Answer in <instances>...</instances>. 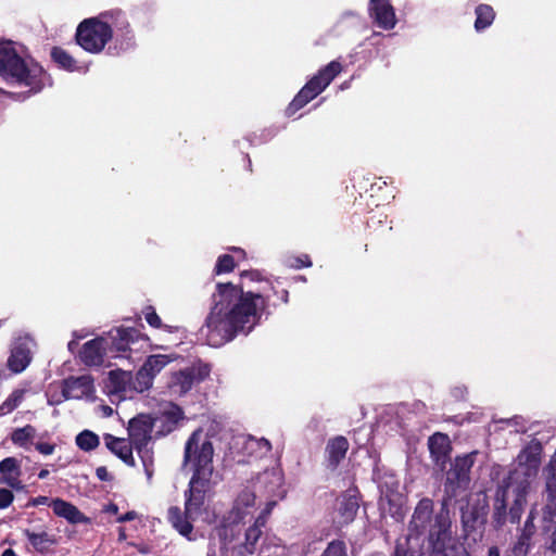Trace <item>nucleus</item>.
I'll return each instance as SVG.
<instances>
[{"instance_id": "nucleus-28", "label": "nucleus", "mask_w": 556, "mask_h": 556, "mask_svg": "<svg viewBox=\"0 0 556 556\" xmlns=\"http://www.w3.org/2000/svg\"><path fill=\"white\" fill-rule=\"evenodd\" d=\"M50 507L54 515L66 519L70 523L77 525L88 521V518L74 504L62 498L51 500Z\"/></svg>"}, {"instance_id": "nucleus-57", "label": "nucleus", "mask_w": 556, "mask_h": 556, "mask_svg": "<svg viewBox=\"0 0 556 556\" xmlns=\"http://www.w3.org/2000/svg\"><path fill=\"white\" fill-rule=\"evenodd\" d=\"M167 332H178L181 328L179 326H169V325H163L162 327Z\"/></svg>"}, {"instance_id": "nucleus-18", "label": "nucleus", "mask_w": 556, "mask_h": 556, "mask_svg": "<svg viewBox=\"0 0 556 556\" xmlns=\"http://www.w3.org/2000/svg\"><path fill=\"white\" fill-rule=\"evenodd\" d=\"M428 448L432 462L441 470L451 459L452 444L447 434L435 432L428 439Z\"/></svg>"}, {"instance_id": "nucleus-37", "label": "nucleus", "mask_w": 556, "mask_h": 556, "mask_svg": "<svg viewBox=\"0 0 556 556\" xmlns=\"http://www.w3.org/2000/svg\"><path fill=\"white\" fill-rule=\"evenodd\" d=\"M36 435V428L31 425H26L22 428H16L11 433V441L20 446L25 447Z\"/></svg>"}, {"instance_id": "nucleus-19", "label": "nucleus", "mask_w": 556, "mask_h": 556, "mask_svg": "<svg viewBox=\"0 0 556 556\" xmlns=\"http://www.w3.org/2000/svg\"><path fill=\"white\" fill-rule=\"evenodd\" d=\"M369 16L378 27L386 30L394 28L396 24L395 11L389 0H370Z\"/></svg>"}, {"instance_id": "nucleus-3", "label": "nucleus", "mask_w": 556, "mask_h": 556, "mask_svg": "<svg viewBox=\"0 0 556 556\" xmlns=\"http://www.w3.org/2000/svg\"><path fill=\"white\" fill-rule=\"evenodd\" d=\"M0 76L8 83L28 87L33 93L51 85V77L45 68L33 60L26 62L11 41L0 40Z\"/></svg>"}, {"instance_id": "nucleus-32", "label": "nucleus", "mask_w": 556, "mask_h": 556, "mask_svg": "<svg viewBox=\"0 0 556 556\" xmlns=\"http://www.w3.org/2000/svg\"><path fill=\"white\" fill-rule=\"evenodd\" d=\"M23 533L27 538L30 545L41 554L47 553L49 551V547L56 543L54 536L50 535L46 531L36 533L34 531H30L29 529H25Z\"/></svg>"}, {"instance_id": "nucleus-16", "label": "nucleus", "mask_w": 556, "mask_h": 556, "mask_svg": "<svg viewBox=\"0 0 556 556\" xmlns=\"http://www.w3.org/2000/svg\"><path fill=\"white\" fill-rule=\"evenodd\" d=\"M543 453V445L538 439L531 440L518 454L517 462L523 468L527 478L536 476Z\"/></svg>"}, {"instance_id": "nucleus-41", "label": "nucleus", "mask_w": 556, "mask_h": 556, "mask_svg": "<svg viewBox=\"0 0 556 556\" xmlns=\"http://www.w3.org/2000/svg\"><path fill=\"white\" fill-rule=\"evenodd\" d=\"M320 556H348L345 542L342 540L329 542Z\"/></svg>"}, {"instance_id": "nucleus-11", "label": "nucleus", "mask_w": 556, "mask_h": 556, "mask_svg": "<svg viewBox=\"0 0 556 556\" xmlns=\"http://www.w3.org/2000/svg\"><path fill=\"white\" fill-rule=\"evenodd\" d=\"M211 372V368L207 364H193L189 367L174 371L170 375L168 381V389L173 394L185 395L195 384L204 381Z\"/></svg>"}, {"instance_id": "nucleus-49", "label": "nucleus", "mask_w": 556, "mask_h": 556, "mask_svg": "<svg viewBox=\"0 0 556 556\" xmlns=\"http://www.w3.org/2000/svg\"><path fill=\"white\" fill-rule=\"evenodd\" d=\"M35 448L43 455H51L55 450V445L47 442H38L35 444Z\"/></svg>"}, {"instance_id": "nucleus-33", "label": "nucleus", "mask_w": 556, "mask_h": 556, "mask_svg": "<svg viewBox=\"0 0 556 556\" xmlns=\"http://www.w3.org/2000/svg\"><path fill=\"white\" fill-rule=\"evenodd\" d=\"M475 29L482 31L490 27L495 18V12L489 4H479L476 10Z\"/></svg>"}, {"instance_id": "nucleus-5", "label": "nucleus", "mask_w": 556, "mask_h": 556, "mask_svg": "<svg viewBox=\"0 0 556 556\" xmlns=\"http://www.w3.org/2000/svg\"><path fill=\"white\" fill-rule=\"evenodd\" d=\"M214 447L208 439H202L201 430L191 433L185 444L184 463L192 465V478L212 481Z\"/></svg>"}, {"instance_id": "nucleus-22", "label": "nucleus", "mask_w": 556, "mask_h": 556, "mask_svg": "<svg viewBox=\"0 0 556 556\" xmlns=\"http://www.w3.org/2000/svg\"><path fill=\"white\" fill-rule=\"evenodd\" d=\"M359 491L357 488L346 490L339 501L338 516L341 527L351 523L359 509Z\"/></svg>"}, {"instance_id": "nucleus-8", "label": "nucleus", "mask_w": 556, "mask_h": 556, "mask_svg": "<svg viewBox=\"0 0 556 556\" xmlns=\"http://www.w3.org/2000/svg\"><path fill=\"white\" fill-rule=\"evenodd\" d=\"M476 452L458 455L451 463L443 483V497L441 502L450 503L470 486V471L475 464Z\"/></svg>"}, {"instance_id": "nucleus-64", "label": "nucleus", "mask_w": 556, "mask_h": 556, "mask_svg": "<svg viewBox=\"0 0 556 556\" xmlns=\"http://www.w3.org/2000/svg\"><path fill=\"white\" fill-rule=\"evenodd\" d=\"M232 250H233L235 252L241 253V254H243V255L245 254V252H244L242 249H240V248H232Z\"/></svg>"}, {"instance_id": "nucleus-62", "label": "nucleus", "mask_w": 556, "mask_h": 556, "mask_svg": "<svg viewBox=\"0 0 556 556\" xmlns=\"http://www.w3.org/2000/svg\"><path fill=\"white\" fill-rule=\"evenodd\" d=\"M143 465H144V469H146V473L149 478L152 477V471L149 469L148 465H147V462L143 459Z\"/></svg>"}, {"instance_id": "nucleus-31", "label": "nucleus", "mask_w": 556, "mask_h": 556, "mask_svg": "<svg viewBox=\"0 0 556 556\" xmlns=\"http://www.w3.org/2000/svg\"><path fill=\"white\" fill-rule=\"evenodd\" d=\"M50 56L53 63L63 71L66 72H76L81 67L79 66L78 61L72 56L64 48L54 46L51 48Z\"/></svg>"}, {"instance_id": "nucleus-4", "label": "nucleus", "mask_w": 556, "mask_h": 556, "mask_svg": "<svg viewBox=\"0 0 556 556\" xmlns=\"http://www.w3.org/2000/svg\"><path fill=\"white\" fill-rule=\"evenodd\" d=\"M428 556H470L456 535L450 506L441 502L432 526L426 532Z\"/></svg>"}, {"instance_id": "nucleus-12", "label": "nucleus", "mask_w": 556, "mask_h": 556, "mask_svg": "<svg viewBox=\"0 0 556 556\" xmlns=\"http://www.w3.org/2000/svg\"><path fill=\"white\" fill-rule=\"evenodd\" d=\"M155 420L150 414H139L131 418L128 426V435L135 450L140 454L152 438Z\"/></svg>"}, {"instance_id": "nucleus-52", "label": "nucleus", "mask_w": 556, "mask_h": 556, "mask_svg": "<svg viewBox=\"0 0 556 556\" xmlns=\"http://www.w3.org/2000/svg\"><path fill=\"white\" fill-rule=\"evenodd\" d=\"M50 503H51V501L48 496L40 495V496L31 498L28 502L27 506H33V507H36L39 505H49L50 506Z\"/></svg>"}, {"instance_id": "nucleus-26", "label": "nucleus", "mask_w": 556, "mask_h": 556, "mask_svg": "<svg viewBox=\"0 0 556 556\" xmlns=\"http://www.w3.org/2000/svg\"><path fill=\"white\" fill-rule=\"evenodd\" d=\"M30 362L31 351L28 343L21 340L16 341L8 358V368L14 374H20L26 369Z\"/></svg>"}, {"instance_id": "nucleus-54", "label": "nucleus", "mask_w": 556, "mask_h": 556, "mask_svg": "<svg viewBox=\"0 0 556 556\" xmlns=\"http://www.w3.org/2000/svg\"><path fill=\"white\" fill-rule=\"evenodd\" d=\"M549 541L551 542H549V545H548V549H551L553 553H556V528L552 532Z\"/></svg>"}, {"instance_id": "nucleus-51", "label": "nucleus", "mask_w": 556, "mask_h": 556, "mask_svg": "<svg viewBox=\"0 0 556 556\" xmlns=\"http://www.w3.org/2000/svg\"><path fill=\"white\" fill-rule=\"evenodd\" d=\"M96 476L100 481L109 482L113 479L112 475L108 471L105 466H100L96 469Z\"/></svg>"}, {"instance_id": "nucleus-25", "label": "nucleus", "mask_w": 556, "mask_h": 556, "mask_svg": "<svg viewBox=\"0 0 556 556\" xmlns=\"http://www.w3.org/2000/svg\"><path fill=\"white\" fill-rule=\"evenodd\" d=\"M104 442L108 450L117 456L121 460H123L126 465H135V459L132 456V448L135 447L129 439L117 438L113 434L106 433L104 435Z\"/></svg>"}, {"instance_id": "nucleus-14", "label": "nucleus", "mask_w": 556, "mask_h": 556, "mask_svg": "<svg viewBox=\"0 0 556 556\" xmlns=\"http://www.w3.org/2000/svg\"><path fill=\"white\" fill-rule=\"evenodd\" d=\"M212 488V481L192 478L185 491V506L188 516H200L205 504L207 492Z\"/></svg>"}, {"instance_id": "nucleus-29", "label": "nucleus", "mask_w": 556, "mask_h": 556, "mask_svg": "<svg viewBox=\"0 0 556 556\" xmlns=\"http://www.w3.org/2000/svg\"><path fill=\"white\" fill-rule=\"evenodd\" d=\"M199 516H188L186 509L182 511L178 506H170L167 510V520L179 534L190 538L193 531L192 521Z\"/></svg>"}, {"instance_id": "nucleus-36", "label": "nucleus", "mask_w": 556, "mask_h": 556, "mask_svg": "<svg viewBox=\"0 0 556 556\" xmlns=\"http://www.w3.org/2000/svg\"><path fill=\"white\" fill-rule=\"evenodd\" d=\"M75 442L76 445L84 452L93 451L100 445L99 437L90 430H83L79 432L76 435Z\"/></svg>"}, {"instance_id": "nucleus-23", "label": "nucleus", "mask_w": 556, "mask_h": 556, "mask_svg": "<svg viewBox=\"0 0 556 556\" xmlns=\"http://www.w3.org/2000/svg\"><path fill=\"white\" fill-rule=\"evenodd\" d=\"M157 434L166 435L173 432L180 420L184 419V410L177 404L170 403L165 409L153 416Z\"/></svg>"}, {"instance_id": "nucleus-42", "label": "nucleus", "mask_w": 556, "mask_h": 556, "mask_svg": "<svg viewBox=\"0 0 556 556\" xmlns=\"http://www.w3.org/2000/svg\"><path fill=\"white\" fill-rule=\"evenodd\" d=\"M240 279H241V281H243L244 279H248L251 282L265 283V287L260 289V290L265 289V293H267V288H268V286H270V281L268 279L264 278L262 273L257 269L241 271ZM240 283H243V282H240Z\"/></svg>"}, {"instance_id": "nucleus-50", "label": "nucleus", "mask_w": 556, "mask_h": 556, "mask_svg": "<svg viewBox=\"0 0 556 556\" xmlns=\"http://www.w3.org/2000/svg\"><path fill=\"white\" fill-rule=\"evenodd\" d=\"M267 290H271L282 303L287 304L289 302V291L287 289L277 290L270 282V286H268Z\"/></svg>"}, {"instance_id": "nucleus-48", "label": "nucleus", "mask_w": 556, "mask_h": 556, "mask_svg": "<svg viewBox=\"0 0 556 556\" xmlns=\"http://www.w3.org/2000/svg\"><path fill=\"white\" fill-rule=\"evenodd\" d=\"M249 442L256 445L257 448L261 451L262 455H265L271 451V444L265 438H261V439L251 438Z\"/></svg>"}, {"instance_id": "nucleus-59", "label": "nucleus", "mask_w": 556, "mask_h": 556, "mask_svg": "<svg viewBox=\"0 0 556 556\" xmlns=\"http://www.w3.org/2000/svg\"><path fill=\"white\" fill-rule=\"evenodd\" d=\"M106 511L112 513V514H117V511H118V507H117V505H116V504L111 503V504L108 506Z\"/></svg>"}, {"instance_id": "nucleus-13", "label": "nucleus", "mask_w": 556, "mask_h": 556, "mask_svg": "<svg viewBox=\"0 0 556 556\" xmlns=\"http://www.w3.org/2000/svg\"><path fill=\"white\" fill-rule=\"evenodd\" d=\"M172 361L174 358L169 355L154 354L148 356L136 374L135 389L139 392L149 390L152 387L154 377Z\"/></svg>"}, {"instance_id": "nucleus-35", "label": "nucleus", "mask_w": 556, "mask_h": 556, "mask_svg": "<svg viewBox=\"0 0 556 556\" xmlns=\"http://www.w3.org/2000/svg\"><path fill=\"white\" fill-rule=\"evenodd\" d=\"M543 497V519L544 521L556 523V490H544Z\"/></svg>"}, {"instance_id": "nucleus-61", "label": "nucleus", "mask_w": 556, "mask_h": 556, "mask_svg": "<svg viewBox=\"0 0 556 556\" xmlns=\"http://www.w3.org/2000/svg\"><path fill=\"white\" fill-rule=\"evenodd\" d=\"M1 556H16V554L12 548H8L2 553Z\"/></svg>"}, {"instance_id": "nucleus-6", "label": "nucleus", "mask_w": 556, "mask_h": 556, "mask_svg": "<svg viewBox=\"0 0 556 556\" xmlns=\"http://www.w3.org/2000/svg\"><path fill=\"white\" fill-rule=\"evenodd\" d=\"M434 503L429 497H422L416 504L410 520L407 526V535L396 540L395 547L391 556H416L409 547L412 539H419L426 535L433 522Z\"/></svg>"}, {"instance_id": "nucleus-38", "label": "nucleus", "mask_w": 556, "mask_h": 556, "mask_svg": "<svg viewBox=\"0 0 556 556\" xmlns=\"http://www.w3.org/2000/svg\"><path fill=\"white\" fill-rule=\"evenodd\" d=\"M24 396V389H15L0 405V416L8 415L12 413L15 408H17L20 404L23 402Z\"/></svg>"}, {"instance_id": "nucleus-56", "label": "nucleus", "mask_w": 556, "mask_h": 556, "mask_svg": "<svg viewBox=\"0 0 556 556\" xmlns=\"http://www.w3.org/2000/svg\"><path fill=\"white\" fill-rule=\"evenodd\" d=\"M488 556H501L500 548L497 546H491L488 549Z\"/></svg>"}, {"instance_id": "nucleus-17", "label": "nucleus", "mask_w": 556, "mask_h": 556, "mask_svg": "<svg viewBox=\"0 0 556 556\" xmlns=\"http://www.w3.org/2000/svg\"><path fill=\"white\" fill-rule=\"evenodd\" d=\"M93 378L90 375L70 376L62 381L64 400L88 397L94 393Z\"/></svg>"}, {"instance_id": "nucleus-60", "label": "nucleus", "mask_w": 556, "mask_h": 556, "mask_svg": "<svg viewBox=\"0 0 556 556\" xmlns=\"http://www.w3.org/2000/svg\"><path fill=\"white\" fill-rule=\"evenodd\" d=\"M48 475H49L48 469H41L38 473V478L42 480V479H46L48 477Z\"/></svg>"}, {"instance_id": "nucleus-24", "label": "nucleus", "mask_w": 556, "mask_h": 556, "mask_svg": "<svg viewBox=\"0 0 556 556\" xmlns=\"http://www.w3.org/2000/svg\"><path fill=\"white\" fill-rule=\"evenodd\" d=\"M350 443L343 435H336L328 440L325 448L326 466L334 471L345 458Z\"/></svg>"}, {"instance_id": "nucleus-55", "label": "nucleus", "mask_w": 556, "mask_h": 556, "mask_svg": "<svg viewBox=\"0 0 556 556\" xmlns=\"http://www.w3.org/2000/svg\"><path fill=\"white\" fill-rule=\"evenodd\" d=\"M276 505V502H269L267 503L266 507L264 510H262V515L265 516L267 518V516L271 513V509L273 507Z\"/></svg>"}, {"instance_id": "nucleus-21", "label": "nucleus", "mask_w": 556, "mask_h": 556, "mask_svg": "<svg viewBox=\"0 0 556 556\" xmlns=\"http://www.w3.org/2000/svg\"><path fill=\"white\" fill-rule=\"evenodd\" d=\"M108 357V348L104 337H97L87 341L79 351V358L86 366H101Z\"/></svg>"}, {"instance_id": "nucleus-63", "label": "nucleus", "mask_w": 556, "mask_h": 556, "mask_svg": "<svg viewBox=\"0 0 556 556\" xmlns=\"http://www.w3.org/2000/svg\"><path fill=\"white\" fill-rule=\"evenodd\" d=\"M75 345H76V342H75V341H71V342L68 343V350H70V351H73V349H74V346H75Z\"/></svg>"}, {"instance_id": "nucleus-34", "label": "nucleus", "mask_w": 556, "mask_h": 556, "mask_svg": "<svg viewBox=\"0 0 556 556\" xmlns=\"http://www.w3.org/2000/svg\"><path fill=\"white\" fill-rule=\"evenodd\" d=\"M532 547V538L523 534L517 535L516 541L511 543L506 551L505 556H528Z\"/></svg>"}, {"instance_id": "nucleus-39", "label": "nucleus", "mask_w": 556, "mask_h": 556, "mask_svg": "<svg viewBox=\"0 0 556 556\" xmlns=\"http://www.w3.org/2000/svg\"><path fill=\"white\" fill-rule=\"evenodd\" d=\"M109 381L114 392H124L127 389L129 374L122 369L111 370Z\"/></svg>"}, {"instance_id": "nucleus-44", "label": "nucleus", "mask_w": 556, "mask_h": 556, "mask_svg": "<svg viewBox=\"0 0 556 556\" xmlns=\"http://www.w3.org/2000/svg\"><path fill=\"white\" fill-rule=\"evenodd\" d=\"M312 265H313V262L308 254H301L299 256H290L288 258V266L293 269L311 267Z\"/></svg>"}, {"instance_id": "nucleus-15", "label": "nucleus", "mask_w": 556, "mask_h": 556, "mask_svg": "<svg viewBox=\"0 0 556 556\" xmlns=\"http://www.w3.org/2000/svg\"><path fill=\"white\" fill-rule=\"evenodd\" d=\"M514 473L515 472L510 471L509 476L503 480L502 484L498 485L495 492L493 511L491 516L492 527L495 530H501L508 521L507 498L508 492L513 485L511 480Z\"/></svg>"}, {"instance_id": "nucleus-10", "label": "nucleus", "mask_w": 556, "mask_h": 556, "mask_svg": "<svg viewBox=\"0 0 556 556\" xmlns=\"http://www.w3.org/2000/svg\"><path fill=\"white\" fill-rule=\"evenodd\" d=\"M104 338L106 341L108 357L110 358H128V353L132 351V344L139 340H149L148 336L142 334L139 330L123 327L111 329Z\"/></svg>"}, {"instance_id": "nucleus-58", "label": "nucleus", "mask_w": 556, "mask_h": 556, "mask_svg": "<svg viewBox=\"0 0 556 556\" xmlns=\"http://www.w3.org/2000/svg\"><path fill=\"white\" fill-rule=\"evenodd\" d=\"M265 523H266V517L263 516L262 514H260V516L256 518L254 525H258L260 529H262V527H264Z\"/></svg>"}, {"instance_id": "nucleus-53", "label": "nucleus", "mask_w": 556, "mask_h": 556, "mask_svg": "<svg viewBox=\"0 0 556 556\" xmlns=\"http://www.w3.org/2000/svg\"><path fill=\"white\" fill-rule=\"evenodd\" d=\"M136 517H137L136 511L130 510V511H127L126 514H124V515L119 516V517L117 518V521H118V522L131 521V520H134Z\"/></svg>"}, {"instance_id": "nucleus-30", "label": "nucleus", "mask_w": 556, "mask_h": 556, "mask_svg": "<svg viewBox=\"0 0 556 556\" xmlns=\"http://www.w3.org/2000/svg\"><path fill=\"white\" fill-rule=\"evenodd\" d=\"M0 475L2 476V481L12 489L21 490L24 488L20 480V462L15 457H7L0 462Z\"/></svg>"}, {"instance_id": "nucleus-1", "label": "nucleus", "mask_w": 556, "mask_h": 556, "mask_svg": "<svg viewBox=\"0 0 556 556\" xmlns=\"http://www.w3.org/2000/svg\"><path fill=\"white\" fill-rule=\"evenodd\" d=\"M270 295L263 290H243V283L218 282L212 294V307L205 319L206 340L218 348L238 334H248L268 314Z\"/></svg>"}, {"instance_id": "nucleus-2", "label": "nucleus", "mask_w": 556, "mask_h": 556, "mask_svg": "<svg viewBox=\"0 0 556 556\" xmlns=\"http://www.w3.org/2000/svg\"><path fill=\"white\" fill-rule=\"evenodd\" d=\"M114 30L123 38L127 48L134 46V34L126 14L121 10H111L98 16L83 20L75 33V42L86 52L101 53L113 39Z\"/></svg>"}, {"instance_id": "nucleus-27", "label": "nucleus", "mask_w": 556, "mask_h": 556, "mask_svg": "<svg viewBox=\"0 0 556 556\" xmlns=\"http://www.w3.org/2000/svg\"><path fill=\"white\" fill-rule=\"evenodd\" d=\"M529 488L530 483L528 479H523L513 489L514 501L508 509V521L510 523H519L527 505Z\"/></svg>"}, {"instance_id": "nucleus-40", "label": "nucleus", "mask_w": 556, "mask_h": 556, "mask_svg": "<svg viewBox=\"0 0 556 556\" xmlns=\"http://www.w3.org/2000/svg\"><path fill=\"white\" fill-rule=\"evenodd\" d=\"M235 267L236 262L233 256L230 254H222L218 256L213 271L215 275L228 274L231 273Z\"/></svg>"}, {"instance_id": "nucleus-46", "label": "nucleus", "mask_w": 556, "mask_h": 556, "mask_svg": "<svg viewBox=\"0 0 556 556\" xmlns=\"http://www.w3.org/2000/svg\"><path fill=\"white\" fill-rule=\"evenodd\" d=\"M14 500V494L9 489H0V509L8 508Z\"/></svg>"}, {"instance_id": "nucleus-7", "label": "nucleus", "mask_w": 556, "mask_h": 556, "mask_svg": "<svg viewBox=\"0 0 556 556\" xmlns=\"http://www.w3.org/2000/svg\"><path fill=\"white\" fill-rule=\"evenodd\" d=\"M341 72L342 65L338 61H331L326 66L321 67L288 104L285 111L286 116H293L308 102L319 96Z\"/></svg>"}, {"instance_id": "nucleus-9", "label": "nucleus", "mask_w": 556, "mask_h": 556, "mask_svg": "<svg viewBox=\"0 0 556 556\" xmlns=\"http://www.w3.org/2000/svg\"><path fill=\"white\" fill-rule=\"evenodd\" d=\"M489 502L486 497L478 500L475 504L462 509V526L465 540L473 543L481 542L485 531Z\"/></svg>"}, {"instance_id": "nucleus-20", "label": "nucleus", "mask_w": 556, "mask_h": 556, "mask_svg": "<svg viewBox=\"0 0 556 556\" xmlns=\"http://www.w3.org/2000/svg\"><path fill=\"white\" fill-rule=\"evenodd\" d=\"M256 495L249 488H244L236 497L233 506L228 513L226 520L231 525H238L252 513L255 506Z\"/></svg>"}, {"instance_id": "nucleus-45", "label": "nucleus", "mask_w": 556, "mask_h": 556, "mask_svg": "<svg viewBox=\"0 0 556 556\" xmlns=\"http://www.w3.org/2000/svg\"><path fill=\"white\" fill-rule=\"evenodd\" d=\"M143 314H144V318L147 320V323L152 327V328H162L163 327V323H162V319L161 317L157 315V313L155 312V308L151 305L147 306L143 311Z\"/></svg>"}, {"instance_id": "nucleus-47", "label": "nucleus", "mask_w": 556, "mask_h": 556, "mask_svg": "<svg viewBox=\"0 0 556 556\" xmlns=\"http://www.w3.org/2000/svg\"><path fill=\"white\" fill-rule=\"evenodd\" d=\"M533 520H534L533 511H530L527 520L525 521V525H523V528L521 529L520 534L533 538V535L535 533V526H534Z\"/></svg>"}, {"instance_id": "nucleus-43", "label": "nucleus", "mask_w": 556, "mask_h": 556, "mask_svg": "<svg viewBox=\"0 0 556 556\" xmlns=\"http://www.w3.org/2000/svg\"><path fill=\"white\" fill-rule=\"evenodd\" d=\"M262 535V530L258 525H253L245 531V548L248 552L253 553L254 545Z\"/></svg>"}]
</instances>
